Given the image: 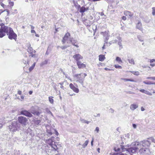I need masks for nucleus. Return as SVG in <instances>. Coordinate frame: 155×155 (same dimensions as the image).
Returning a JSON list of instances; mask_svg holds the SVG:
<instances>
[{
  "instance_id": "obj_40",
  "label": "nucleus",
  "mask_w": 155,
  "mask_h": 155,
  "mask_svg": "<svg viewBox=\"0 0 155 155\" xmlns=\"http://www.w3.org/2000/svg\"><path fill=\"white\" fill-rule=\"evenodd\" d=\"M152 14L153 15H155V7H153L152 8Z\"/></svg>"
},
{
  "instance_id": "obj_34",
  "label": "nucleus",
  "mask_w": 155,
  "mask_h": 155,
  "mask_svg": "<svg viewBox=\"0 0 155 155\" xmlns=\"http://www.w3.org/2000/svg\"><path fill=\"white\" fill-rule=\"evenodd\" d=\"M116 61L118 62L119 63H122V61L120 58L118 57H117L116 58Z\"/></svg>"
},
{
  "instance_id": "obj_46",
  "label": "nucleus",
  "mask_w": 155,
  "mask_h": 155,
  "mask_svg": "<svg viewBox=\"0 0 155 155\" xmlns=\"http://www.w3.org/2000/svg\"><path fill=\"white\" fill-rule=\"evenodd\" d=\"M54 133H55V134L57 136L59 134H58V132H57V131L55 129H54Z\"/></svg>"
},
{
  "instance_id": "obj_9",
  "label": "nucleus",
  "mask_w": 155,
  "mask_h": 155,
  "mask_svg": "<svg viewBox=\"0 0 155 155\" xmlns=\"http://www.w3.org/2000/svg\"><path fill=\"white\" fill-rule=\"evenodd\" d=\"M139 152L142 155H147L149 154L150 153L149 150L148 148H141L140 149Z\"/></svg>"
},
{
  "instance_id": "obj_55",
  "label": "nucleus",
  "mask_w": 155,
  "mask_h": 155,
  "mask_svg": "<svg viewBox=\"0 0 155 155\" xmlns=\"http://www.w3.org/2000/svg\"><path fill=\"white\" fill-rule=\"evenodd\" d=\"M155 61V59H151V60H150V62L151 63H153Z\"/></svg>"
},
{
  "instance_id": "obj_8",
  "label": "nucleus",
  "mask_w": 155,
  "mask_h": 155,
  "mask_svg": "<svg viewBox=\"0 0 155 155\" xmlns=\"http://www.w3.org/2000/svg\"><path fill=\"white\" fill-rule=\"evenodd\" d=\"M46 128L47 135L50 136L54 133V129L52 128L49 125H47Z\"/></svg>"
},
{
  "instance_id": "obj_1",
  "label": "nucleus",
  "mask_w": 155,
  "mask_h": 155,
  "mask_svg": "<svg viewBox=\"0 0 155 155\" xmlns=\"http://www.w3.org/2000/svg\"><path fill=\"white\" fill-rule=\"evenodd\" d=\"M150 144L149 141L148 140H144L143 141L136 142L133 143L132 145H134V147H130V148H127L124 147H122L123 151L126 150L127 153H134L137 149L142 147H148Z\"/></svg>"
},
{
  "instance_id": "obj_28",
  "label": "nucleus",
  "mask_w": 155,
  "mask_h": 155,
  "mask_svg": "<svg viewBox=\"0 0 155 155\" xmlns=\"http://www.w3.org/2000/svg\"><path fill=\"white\" fill-rule=\"evenodd\" d=\"M53 97H50L48 98L49 101L50 103L51 104H53L54 103V100L53 99Z\"/></svg>"
},
{
  "instance_id": "obj_35",
  "label": "nucleus",
  "mask_w": 155,
  "mask_h": 155,
  "mask_svg": "<svg viewBox=\"0 0 155 155\" xmlns=\"http://www.w3.org/2000/svg\"><path fill=\"white\" fill-rule=\"evenodd\" d=\"M130 72L136 75H138L139 74V73L138 71H131Z\"/></svg>"
},
{
  "instance_id": "obj_52",
  "label": "nucleus",
  "mask_w": 155,
  "mask_h": 155,
  "mask_svg": "<svg viewBox=\"0 0 155 155\" xmlns=\"http://www.w3.org/2000/svg\"><path fill=\"white\" fill-rule=\"evenodd\" d=\"M150 139L153 141V142L155 143V140L153 137H151Z\"/></svg>"
},
{
  "instance_id": "obj_24",
  "label": "nucleus",
  "mask_w": 155,
  "mask_h": 155,
  "mask_svg": "<svg viewBox=\"0 0 155 155\" xmlns=\"http://www.w3.org/2000/svg\"><path fill=\"white\" fill-rule=\"evenodd\" d=\"M79 8L80 10L79 11L81 13H83L86 12L85 10V7L84 6H82L81 7H80V8Z\"/></svg>"
},
{
  "instance_id": "obj_39",
  "label": "nucleus",
  "mask_w": 155,
  "mask_h": 155,
  "mask_svg": "<svg viewBox=\"0 0 155 155\" xmlns=\"http://www.w3.org/2000/svg\"><path fill=\"white\" fill-rule=\"evenodd\" d=\"M114 67L116 68L121 69L122 68V67L121 66L118 65H115Z\"/></svg>"
},
{
  "instance_id": "obj_14",
  "label": "nucleus",
  "mask_w": 155,
  "mask_h": 155,
  "mask_svg": "<svg viewBox=\"0 0 155 155\" xmlns=\"http://www.w3.org/2000/svg\"><path fill=\"white\" fill-rule=\"evenodd\" d=\"M79 68H84L86 67L85 65L81 61H78L76 62Z\"/></svg>"
},
{
  "instance_id": "obj_31",
  "label": "nucleus",
  "mask_w": 155,
  "mask_h": 155,
  "mask_svg": "<svg viewBox=\"0 0 155 155\" xmlns=\"http://www.w3.org/2000/svg\"><path fill=\"white\" fill-rule=\"evenodd\" d=\"M88 142L89 141L88 140H87L85 141L84 143L82 145L83 148H84L86 146H87Z\"/></svg>"
},
{
  "instance_id": "obj_51",
  "label": "nucleus",
  "mask_w": 155,
  "mask_h": 155,
  "mask_svg": "<svg viewBox=\"0 0 155 155\" xmlns=\"http://www.w3.org/2000/svg\"><path fill=\"white\" fill-rule=\"evenodd\" d=\"M117 38L118 39V41H122L121 38L119 36L117 37Z\"/></svg>"
},
{
  "instance_id": "obj_18",
  "label": "nucleus",
  "mask_w": 155,
  "mask_h": 155,
  "mask_svg": "<svg viewBox=\"0 0 155 155\" xmlns=\"http://www.w3.org/2000/svg\"><path fill=\"white\" fill-rule=\"evenodd\" d=\"M124 14L126 16H129L130 18L132 17L133 15L132 13L127 11H125L124 12Z\"/></svg>"
},
{
  "instance_id": "obj_37",
  "label": "nucleus",
  "mask_w": 155,
  "mask_h": 155,
  "mask_svg": "<svg viewBox=\"0 0 155 155\" xmlns=\"http://www.w3.org/2000/svg\"><path fill=\"white\" fill-rule=\"evenodd\" d=\"M14 5V3L12 1H9V5H8L11 7H12Z\"/></svg>"
},
{
  "instance_id": "obj_7",
  "label": "nucleus",
  "mask_w": 155,
  "mask_h": 155,
  "mask_svg": "<svg viewBox=\"0 0 155 155\" xmlns=\"http://www.w3.org/2000/svg\"><path fill=\"white\" fill-rule=\"evenodd\" d=\"M18 120L19 122L23 126H26L27 125L28 120L26 117L23 116H20L18 117Z\"/></svg>"
},
{
  "instance_id": "obj_50",
  "label": "nucleus",
  "mask_w": 155,
  "mask_h": 155,
  "mask_svg": "<svg viewBox=\"0 0 155 155\" xmlns=\"http://www.w3.org/2000/svg\"><path fill=\"white\" fill-rule=\"evenodd\" d=\"M83 120V122L87 123V124H88L90 122L89 121H87L85 120Z\"/></svg>"
},
{
  "instance_id": "obj_16",
  "label": "nucleus",
  "mask_w": 155,
  "mask_h": 155,
  "mask_svg": "<svg viewBox=\"0 0 155 155\" xmlns=\"http://www.w3.org/2000/svg\"><path fill=\"white\" fill-rule=\"evenodd\" d=\"M70 41L73 45L76 47L77 48L79 47V46L78 45L75 44V43H77V41L76 40H74L73 38H70Z\"/></svg>"
},
{
  "instance_id": "obj_60",
  "label": "nucleus",
  "mask_w": 155,
  "mask_h": 155,
  "mask_svg": "<svg viewBox=\"0 0 155 155\" xmlns=\"http://www.w3.org/2000/svg\"><path fill=\"white\" fill-rule=\"evenodd\" d=\"M133 126L134 128H136L137 127L136 124H133Z\"/></svg>"
},
{
  "instance_id": "obj_49",
  "label": "nucleus",
  "mask_w": 155,
  "mask_h": 155,
  "mask_svg": "<svg viewBox=\"0 0 155 155\" xmlns=\"http://www.w3.org/2000/svg\"><path fill=\"white\" fill-rule=\"evenodd\" d=\"M104 70H106V71H113L114 70L112 69H109L108 68H104Z\"/></svg>"
},
{
  "instance_id": "obj_19",
  "label": "nucleus",
  "mask_w": 155,
  "mask_h": 155,
  "mask_svg": "<svg viewBox=\"0 0 155 155\" xmlns=\"http://www.w3.org/2000/svg\"><path fill=\"white\" fill-rule=\"evenodd\" d=\"M29 47L28 48V51L30 54L32 53L33 52L34 53L36 52L35 50H33V48L30 47V44L29 43L28 45Z\"/></svg>"
},
{
  "instance_id": "obj_64",
  "label": "nucleus",
  "mask_w": 155,
  "mask_h": 155,
  "mask_svg": "<svg viewBox=\"0 0 155 155\" xmlns=\"http://www.w3.org/2000/svg\"><path fill=\"white\" fill-rule=\"evenodd\" d=\"M141 110L142 111H143L145 110V109L144 108H143V107H141Z\"/></svg>"
},
{
  "instance_id": "obj_11",
  "label": "nucleus",
  "mask_w": 155,
  "mask_h": 155,
  "mask_svg": "<svg viewBox=\"0 0 155 155\" xmlns=\"http://www.w3.org/2000/svg\"><path fill=\"white\" fill-rule=\"evenodd\" d=\"M123 147H126L127 148H130V147H129L128 146H122L121 147V149L122 150V152H124L125 151H126V153H121V152H120L119 153H114V154L113 155H127L129 153L131 154V153H127V151H126V150H125L124 151H123V150L122 148Z\"/></svg>"
},
{
  "instance_id": "obj_10",
  "label": "nucleus",
  "mask_w": 155,
  "mask_h": 155,
  "mask_svg": "<svg viewBox=\"0 0 155 155\" xmlns=\"http://www.w3.org/2000/svg\"><path fill=\"white\" fill-rule=\"evenodd\" d=\"M21 114L29 117L32 116V114L30 112L26 110H22L21 112Z\"/></svg>"
},
{
  "instance_id": "obj_48",
  "label": "nucleus",
  "mask_w": 155,
  "mask_h": 155,
  "mask_svg": "<svg viewBox=\"0 0 155 155\" xmlns=\"http://www.w3.org/2000/svg\"><path fill=\"white\" fill-rule=\"evenodd\" d=\"M95 131H96L97 133H98L99 131V128L98 127H97L96 128Z\"/></svg>"
},
{
  "instance_id": "obj_44",
  "label": "nucleus",
  "mask_w": 155,
  "mask_h": 155,
  "mask_svg": "<svg viewBox=\"0 0 155 155\" xmlns=\"http://www.w3.org/2000/svg\"><path fill=\"white\" fill-rule=\"evenodd\" d=\"M40 122V121L39 120H36L35 121V123L36 124L38 125Z\"/></svg>"
},
{
  "instance_id": "obj_38",
  "label": "nucleus",
  "mask_w": 155,
  "mask_h": 155,
  "mask_svg": "<svg viewBox=\"0 0 155 155\" xmlns=\"http://www.w3.org/2000/svg\"><path fill=\"white\" fill-rule=\"evenodd\" d=\"M102 33H103V35L105 37L109 35L108 32L106 31L104 32H102Z\"/></svg>"
},
{
  "instance_id": "obj_25",
  "label": "nucleus",
  "mask_w": 155,
  "mask_h": 155,
  "mask_svg": "<svg viewBox=\"0 0 155 155\" xmlns=\"http://www.w3.org/2000/svg\"><path fill=\"white\" fill-rule=\"evenodd\" d=\"M128 61L129 63L130 64H135L133 58L131 59H128Z\"/></svg>"
},
{
  "instance_id": "obj_3",
  "label": "nucleus",
  "mask_w": 155,
  "mask_h": 155,
  "mask_svg": "<svg viewBox=\"0 0 155 155\" xmlns=\"http://www.w3.org/2000/svg\"><path fill=\"white\" fill-rule=\"evenodd\" d=\"M87 75V74L85 73L76 74L74 76V81L76 82L79 83L83 86L84 78Z\"/></svg>"
},
{
  "instance_id": "obj_63",
  "label": "nucleus",
  "mask_w": 155,
  "mask_h": 155,
  "mask_svg": "<svg viewBox=\"0 0 155 155\" xmlns=\"http://www.w3.org/2000/svg\"><path fill=\"white\" fill-rule=\"evenodd\" d=\"M99 14H100L101 16H103L104 15V14L103 12H101L99 13Z\"/></svg>"
},
{
  "instance_id": "obj_62",
  "label": "nucleus",
  "mask_w": 155,
  "mask_h": 155,
  "mask_svg": "<svg viewBox=\"0 0 155 155\" xmlns=\"http://www.w3.org/2000/svg\"><path fill=\"white\" fill-rule=\"evenodd\" d=\"M18 93L19 94H20V95L21 94V91H18Z\"/></svg>"
},
{
  "instance_id": "obj_12",
  "label": "nucleus",
  "mask_w": 155,
  "mask_h": 155,
  "mask_svg": "<svg viewBox=\"0 0 155 155\" xmlns=\"http://www.w3.org/2000/svg\"><path fill=\"white\" fill-rule=\"evenodd\" d=\"M73 58L76 61H80L79 60L83 58V57L79 54H76L73 56Z\"/></svg>"
},
{
  "instance_id": "obj_30",
  "label": "nucleus",
  "mask_w": 155,
  "mask_h": 155,
  "mask_svg": "<svg viewBox=\"0 0 155 155\" xmlns=\"http://www.w3.org/2000/svg\"><path fill=\"white\" fill-rule=\"evenodd\" d=\"M143 83L145 84H155V83H153L151 81H148L147 82H146V81H144Z\"/></svg>"
},
{
  "instance_id": "obj_6",
  "label": "nucleus",
  "mask_w": 155,
  "mask_h": 155,
  "mask_svg": "<svg viewBox=\"0 0 155 155\" xmlns=\"http://www.w3.org/2000/svg\"><path fill=\"white\" fill-rule=\"evenodd\" d=\"M18 127L17 122L15 121L12 122L9 127L10 131L13 132L17 130Z\"/></svg>"
},
{
  "instance_id": "obj_15",
  "label": "nucleus",
  "mask_w": 155,
  "mask_h": 155,
  "mask_svg": "<svg viewBox=\"0 0 155 155\" xmlns=\"http://www.w3.org/2000/svg\"><path fill=\"white\" fill-rule=\"evenodd\" d=\"M69 87L70 88L75 92L76 93H78V92L79 91V89L78 88L76 87L72 84H70Z\"/></svg>"
},
{
  "instance_id": "obj_2",
  "label": "nucleus",
  "mask_w": 155,
  "mask_h": 155,
  "mask_svg": "<svg viewBox=\"0 0 155 155\" xmlns=\"http://www.w3.org/2000/svg\"><path fill=\"white\" fill-rule=\"evenodd\" d=\"M54 137H52L46 140V143L51 146V148L48 150L46 149V152L48 155H52L58 150V143L54 141Z\"/></svg>"
},
{
  "instance_id": "obj_13",
  "label": "nucleus",
  "mask_w": 155,
  "mask_h": 155,
  "mask_svg": "<svg viewBox=\"0 0 155 155\" xmlns=\"http://www.w3.org/2000/svg\"><path fill=\"white\" fill-rule=\"evenodd\" d=\"M70 36V34L69 33H68L65 34L62 41L63 44H64L65 43Z\"/></svg>"
},
{
  "instance_id": "obj_59",
  "label": "nucleus",
  "mask_w": 155,
  "mask_h": 155,
  "mask_svg": "<svg viewBox=\"0 0 155 155\" xmlns=\"http://www.w3.org/2000/svg\"><path fill=\"white\" fill-rule=\"evenodd\" d=\"M106 44V43L105 42V43H104V45L102 47V49H105V48H105V44Z\"/></svg>"
},
{
  "instance_id": "obj_57",
  "label": "nucleus",
  "mask_w": 155,
  "mask_h": 155,
  "mask_svg": "<svg viewBox=\"0 0 155 155\" xmlns=\"http://www.w3.org/2000/svg\"><path fill=\"white\" fill-rule=\"evenodd\" d=\"M122 18L124 20H125L127 19L126 17L125 16H123L122 17Z\"/></svg>"
},
{
  "instance_id": "obj_29",
  "label": "nucleus",
  "mask_w": 155,
  "mask_h": 155,
  "mask_svg": "<svg viewBox=\"0 0 155 155\" xmlns=\"http://www.w3.org/2000/svg\"><path fill=\"white\" fill-rule=\"evenodd\" d=\"M48 61V60H45L43 61L41 64V65L42 66L46 64H47Z\"/></svg>"
},
{
  "instance_id": "obj_21",
  "label": "nucleus",
  "mask_w": 155,
  "mask_h": 155,
  "mask_svg": "<svg viewBox=\"0 0 155 155\" xmlns=\"http://www.w3.org/2000/svg\"><path fill=\"white\" fill-rule=\"evenodd\" d=\"M73 3L74 4V6L77 9L79 10V9L80 8V6L78 4L77 2H76L74 1H73Z\"/></svg>"
},
{
  "instance_id": "obj_43",
  "label": "nucleus",
  "mask_w": 155,
  "mask_h": 155,
  "mask_svg": "<svg viewBox=\"0 0 155 155\" xmlns=\"http://www.w3.org/2000/svg\"><path fill=\"white\" fill-rule=\"evenodd\" d=\"M147 79H151L152 80H155V77H148L147 78Z\"/></svg>"
},
{
  "instance_id": "obj_23",
  "label": "nucleus",
  "mask_w": 155,
  "mask_h": 155,
  "mask_svg": "<svg viewBox=\"0 0 155 155\" xmlns=\"http://www.w3.org/2000/svg\"><path fill=\"white\" fill-rule=\"evenodd\" d=\"M85 25L87 26H90L92 23L91 22L88 20H86L84 22Z\"/></svg>"
},
{
  "instance_id": "obj_54",
  "label": "nucleus",
  "mask_w": 155,
  "mask_h": 155,
  "mask_svg": "<svg viewBox=\"0 0 155 155\" xmlns=\"http://www.w3.org/2000/svg\"><path fill=\"white\" fill-rule=\"evenodd\" d=\"M34 68V66L31 67L29 69V70L30 71H31Z\"/></svg>"
},
{
  "instance_id": "obj_32",
  "label": "nucleus",
  "mask_w": 155,
  "mask_h": 155,
  "mask_svg": "<svg viewBox=\"0 0 155 155\" xmlns=\"http://www.w3.org/2000/svg\"><path fill=\"white\" fill-rule=\"evenodd\" d=\"M109 36H110V35H109L107 36L106 37H105V38L104 39V42L105 43H108L107 41H108V40L109 39Z\"/></svg>"
},
{
  "instance_id": "obj_26",
  "label": "nucleus",
  "mask_w": 155,
  "mask_h": 155,
  "mask_svg": "<svg viewBox=\"0 0 155 155\" xmlns=\"http://www.w3.org/2000/svg\"><path fill=\"white\" fill-rule=\"evenodd\" d=\"M26 133L27 134H29L30 135H31L32 133V131L31 129L28 128L26 131Z\"/></svg>"
},
{
  "instance_id": "obj_53",
  "label": "nucleus",
  "mask_w": 155,
  "mask_h": 155,
  "mask_svg": "<svg viewBox=\"0 0 155 155\" xmlns=\"http://www.w3.org/2000/svg\"><path fill=\"white\" fill-rule=\"evenodd\" d=\"M110 112L111 113H113L114 112V110L112 109V108H110Z\"/></svg>"
},
{
  "instance_id": "obj_56",
  "label": "nucleus",
  "mask_w": 155,
  "mask_h": 155,
  "mask_svg": "<svg viewBox=\"0 0 155 155\" xmlns=\"http://www.w3.org/2000/svg\"><path fill=\"white\" fill-rule=\"evenodd\" d=\"M30 54H31L29 55V56H31L32 57H35V54H33L32 53Z\"/></svg>"
},
{
  "instance_id": "obj_61",
  "label": "nucleus",
  "mask_w": 155,
  "mask_h": 155,
  "mask_svg": "<svg viewBox=\"0 0 155 155\" xmlns=\"http://www.w3.org/2000/svg\"><path fill=\"white\" fill-rule=\"evenodd\" d=\"M112 41H111L109 42L108 43H107V45H109L108 46H109L110 45H111L112 44Z\"/></svg>"
},
{
  "instance_id": "obj_47",
  "label": "nucleus",
  "mask_w": 155,
  "mask_h": 155,
  "mask_svg": "<svg viewBox=\"0 0 155 155\" xmlns=\"http://www.w3.org/2000/svg\"><path fill=\"white\" fill-rule=\"evenodd\" d=\"M121 41H118V45H119V46L120 47H122V44H121ZM122 48V47H121V48Z\"/></svg>"
},
{
  "instance_id": "obj_22",
  "label": "nucleus",
  "mask_w": 155,
  "mask_h": 155,
  "mask_svg": "<svg viewBox=\"0 0 155 155\" xmlns=\"http://www.w3.org/2000/svg\"><path fill=\"white\" fill-rule=\"evenodd\" d=\"M99 60L100 61H103L105 58L104 56L103 55H100L99 56Z\"/></svg>"
},
{
  "instance_id": "obj_27",
  "label": "nucleus",
  "mask_w": 155,
  "mask_h": 155,
  "mask_svg": "<svg viewBox=\"0 0 155 155\" xmlns=\"http://www.w3.org/2000/svg\"><path fill=\"white\" fill-rule=\"evenodd\" d=\"M31 113L37 116L41 114V113L38 111H31Z\"/></svg>"
},
{
  "instance_id": "obj_41",
  "label": "nucleus",
  "mask_w": 155,
  "mask_h": 155,
  "mask_svg": "<svg viewBox=\"0 0 155 155\" xmlns=\"http://www.w3.org/2000/svg\"><path fill=\"white\" fill-rule=\"evenodd\" d=\"M145 94L150 96H151L152 95V94L151 93H150L149 91L146 90L145 91Z\"/></svg>"
},
{
  "instance_id": "obj_58",
  "label": "nucleus",
  "mask_w": 155,
  "mask_h": 155,
  "mask_svg": "<svg viewBox=\"0 0 155 155\" xmlns=\"http://www.w3.org/2000/svg\"><path fill=\"white\" fill-rule=\"evenodd\" d=\"M118 41L117 40H115L112 41V43H116Z\"/></svg>"
},
{
  "instance_id": "obj_33",
  "label": "nucleus",
  "mask_w": 155,
  "mask_h": 155,
  "mask_svg": "<svg viewBox=\"0 0 155 155\" xmlns=\"http://www.w3.org/2000/svg\"><path fill=\"white\" fill-rule=\"evenodd\" d=\"M137 37L139 40L140 41H143V38L141 36L138 35L137 36Z\"/></svg>"
},
{
  "instance_id": "obj_17",
  "label": "nucleus",
  "mask_w": 155,
  "mask_h": 155,
  "mask_svg": "<svg viewBox=\"0 0 155 155\" xmlns=\"http://www.w3.org/2000/svg\"><path fill=\"white\" fill-rule=\"evenodd\" d=\"M138 107V105L135 104H133L130 105V108L132 110H134Z\"/></svg>"
},
{
  "instance_id": "obj_4",
  "label": "nucleus",
  "mask_w": 155,
  "mask_h": 155,
  "mask_svg": "<svg viewBox=\"0 0 155 155\" xmlns=\"http://www.w3.org/2000/svg\"><path fill=\"white\" fill-rule=\"evenodd\" d=\"M6 34L8 36V38L10 40H15L17 39V35L14 32L13 29L10 27H8Z\"/></svg>"
},
{
  "instance_id": "obj_20",
  "label": "nucleus",
  "mask_w": 155,
  "mask_h": 155,
  "mask_svg": "<svg viewBox=\"0 0 155 155\" xmlns=\"http://www.w3.org/2000/svg\"><path fill=\"white\" fill-rule=\"evenodd\" d=\"M136 28H137L141 31L142 30V24L139 21L136 25Z\"/></svg>"
},
{
  "instance_id": "obj_45",
  "label": "nucleus",
  "mask_w": 155,
  "mask_h": 155,
  "mask_svg": "<svg viewBox=\"0 0 155 155\" xmlns=\"http://www.w3.org/2000/svg\"><path fill=\"white\" fill-rule=\"evenodd\" d=\"M146 91V90H145L144 89H141V90H140V92L143 93H144V94L145 93Z\"/></svg>"
},
{
  "instance_id": "obj_5",
  "label": "nucleus",
  "mask_w": 155,
  "mask_h": 155,
  "mask_svg": "<svg viewBox=\"0 0 155 155\" xmlns=\"http://www.w3.org/2000/svg\"><path fill=\"white\" fill-rule=\"evenodd\" d=\"M1 27L0 29V38H2L5 35V33H7V28L8 27L4 25L3 24L0 25Z\"/></svg>"
},
{
  "instance_id": "obj_36",
  "label": "nucleus",
  "mask_w": 155,
  "mask_h": 155,
  "mask_svg": "<svg viewBox=\"0 0 155 155\" xmlns=\"http://www.w3.org/2000/svg\"><path fill=\"white\" fill-rule=\"evenodd\" d=\"M121 79L124 80L125 81H130L131 82H134V81L133 79H129L121 78Z\"/></svg>"
},
{
  "instance_id": "obj_42",
  "label": "nucleus",
  "mask_w": 155,
  "mask_h": 155,
  "mask_svg": "<svg viewBox=\"0 0 155 155\" xmlns=\"http://www.w3.org/2000/svg\"><path fill=\"white\" fill-rule=\"evenodd\" d=\"M70 46H62L60 47L62 49L64 50L67 47Z\"/></svg>"
}]
</instances>
